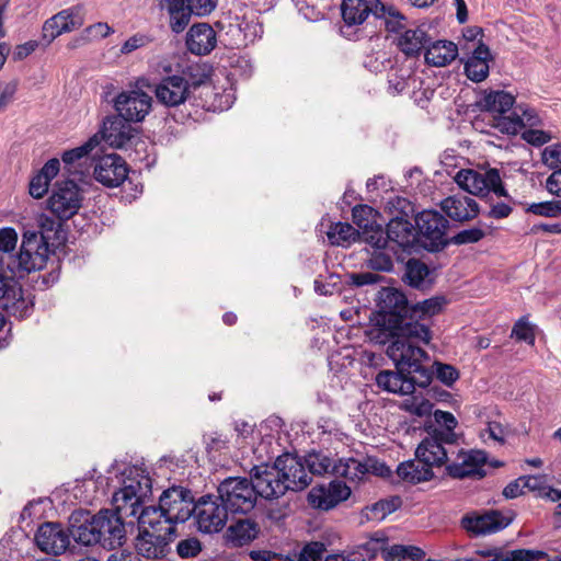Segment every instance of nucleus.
<instances>
[{"label": "nucleus", "mask_w": 561, "mask_h": 561, "mask_svg": "<svg viewBox=\"0 0 561 561\" xmlns=\"http://www.w3.org/2000/svg\"><path fill=\"white\" fill-rule=\"evenodd\" d=\"M431 37L423 27L405 30L397 39L400 51L407 57L419 56L430 43Z\"/></svg>", "instance_id": "33"}, {"label": "nucleus", "mask_w": 561, "mask_h": 561, "mask_svg": "<svg viewBox=\"0 0 561 561\" xmlns=\"http://www.w3.org/2000/svg\"><path fill=\"white\" fill-rule=\"evenodd\" d=\"M83 191L73 180L57 181L47 198V209L59 220L72 218L81 208Z\"/></svg>", "instance_id": "8"}, {"label": "nucleus", "mask_w": 561, "mask_h": 561, "mask_svg": "<svg viewBox=\"0 0 561 561\" xmlns=\"http://www.w3.org/2000/svg\"><path fill=\"white\" fill-rule=\"evenodd\" d=\"M228 510L221 504L218 495H203L194 506L193 515L197 529L204 534L221 531L228 522Z\"/></svg>", "instance_id": "10"}, {"label": "nucleus", "mask_w": 561, "mask_h": 561, "mask_svg": "<svg viewBox=\"0 0 561 561\" xmlns=\"http://www.w3.org/2000/svg\"><path fill=\"white\" fill-rule=\"evenodd\" d=\"M388 241H392L401 248H409L416 239L415 227L403 217L392 218L387 225Z\"/></svg>", "instance_id": "34"}, {"label": "nucleus", "mask_w": 561, "mask_h": 561, "mask_svg": "<svg viewBox=\"0 0 561 561\" xmlns=\"http://www.w3.org/2000/svg\"><path fill=\"white\" fill-rule=\"evenodd\" d=\"M122 488L113 494V504L125 517L138 516L152 493V482L147 469L138 466L126 468Z\"/></svg>", "instance_id": "4"}, {"label": "nucleus", "mask_w": 561, "mask_h": 561, "mask_svg": "<svg viewBox=\"0 0 561 561\" xmlns=\"http://www.w3.org/2000/svg\"><path fill=\"white\" fill-rule=\"evenodd\" d=\"M307 472L312 476H333V467L335 466L336 459L331 456L330 453L322 450H312L304 457Z\"/></svg>", "instance_id": "38"}, {"label": "nucleus", "mask_w": 561, "mask_h": 561, "mask_svg": "<svg viewBox=\"0 0 561 561\" xmlns=\"http://www.w3.org/2000/svg\"><path fill=\"white\" fill-rule=\"evenodd\" d=\"M327 548L323 542L311 541L306 543L298 553L291 554L293 561H320Z\"/></svg>", "instance_id": "50"}, {"label": "nucleus", "mask_w": 561, "mask_h": 561, "mask_svg": "<svg viewBox=\"0 0 561 561\" xmlns=\"http://www.w3.org/2000/svg\"><path fill=\"white\" fill-rule=\"evenodd\" d=\"M195 502L190 490L183 486H171L162 492L159 506H147L159 514V522L173 526L186 522L194 512Z\"/></svg>", "instance_id": "7"}, {"label": "nucleus", "mask_w": 561, "mask_h": 561, "mask_svg": "<svg viewBox=\"0 0 561 561\" xmlns=\"http://www.w3.org/2000/svg\"><path fill=\"white\" fill-rule=\"evenodd\" d=\"M398 371L381 370L377 374L375 380L377 386L388 392L399 394L413 393L415 386L426 387L432 379L431 373L423 366V362L428 360V355L424 354L415 363L399 362L392 359Z\"/></svg>", "instance_id": "5"}, {"label": "nucleus", "mask_w": 561, "mask_h": 561, "mask_svg": "<svg viewBox=\"0 0 561 561\" xmlns=\"http://www.w3.org/2000/svg\"><path fill=\"white\" fill-rule=\"evenodd\" d=\"M117 114L130 123L142 122L150 113L152 98L142 90H129L118 93L113 100Z\"/></svg>", "instance_id": "13"}, {"label": "nucleus", "mask_w": 561, "mask_h": 561, "mask_svg": "<svg viewBox=\"0 0 561 561\" xmlns=\"http://www.w3.org/2000/svg\"><path fill=\"white\" fill-rule=\"evenodd\" d=\"M554 137L556 136L549 130H542V129H536V128H529L523 133V139L526 142H528L533 146H537V147L548 144Z\"/></svg>", "instance_id": "57"}, {"label": "nucleus", "mask_w": 561, "mask_h": 561, "mask_svg": "<svg viewBox=\"0 0 561 561\" xmlns=\"http://www.w3.org/2000/svg\"><path fill=\"white\" fill-rule=\"evenodd\" d=\"M193 11L186 4L185 7L174 10L169 13L170 15V27L174 33H181L188 25Z\"/></svg>", "instance_id": "53"}, {"label": "nucleus", "mask_w": 561, "mask_h": 561, "mask_svg": "<svg viewBox=\"0 0 561 561\" xmlns=\"http://www.w3.org/2000/svg\"><path fill=\"white\" fill-rule=\"evenodd\" d=\"M480 436L484 442L493 440L503 444L505 442L506 430L497 422H489L486 427L481 431Z\"/></svg>", "instance_id": "58"}, {"label": "nucleus", "mask_w": 561, "mask_h": 561, "mask_svg": "<svg viewBox=\"0 0 561 561\" xmlns=\"http://www.w3.org/2000/svg\"><path fill=\"white\" fill-rule=\"evenodd\" d=\"M398 477L408 483L417 484L433 479V469L417 458L401 462L397 468Z\"/></svg>", "instance_id": "35"}, {"label": "nucleus", "mask_w": 561, "mask_h": 561, "mask_svg": "<svg viewBox=\"0 0 561 561\" xmlns=\"http://www.w3.org/2000/svg\"><path fill=\"white\" fill-rule=\"evenodd\" d=\"M84 24L83 7L78 4L61 10L45 21L42 32L43 39L50 44L55 38L64 33H70L80 28Z\"/></svg>", "instance_id": "16"}, {"label": "nucleus", "mask_w": 561, "mask_h": 561, "mask_svg": "<svg viewBox=\"0 0 561 561\" xmlns=\"http://www.w3.org/2000/svg\"><path fill=\"white\" fill-rule=\"evenodd\" d=\"M486 461L485 453L481 450L463 451L459 449L455 458L450 457L446 466L447 473L456 479H463L471 476H484L483 466Z\"/></svg>", "instance_id": "20"}, {"label": "nucleus", "mask_w": 561, "mask_h": 561, "mask_svg": "<svg viewBox=\"0 0 561 561\" xmlns=\"http://www.w3.org/2000/svg\"><path fill=\"white\" fill-rule=\"evenodd\" d=\"M217 495L229 513L244 515L255 507L259 499L251 479L244 477L226 478L219 483Z\"/></svg>", "instance_id": "6"}, {"label": "nucleus", "mask_w": 561, "mask_h": 561, "mask_svg": "<svg viewBox=\"0 0 561 561\" xmlns=\"http://www.w3.org/2000/svg\"><path fill=\"white\" fill-rule=\"evenodd\" d=\"M515 98L511 93L490 91L484 94L479 104L484 111L503 115L513 108Z\"/></svg>", "instance_id": "40"}, {"label": "nucleus", "mask_w": 561, "mask_h": 561, "mask_svg": "<svg viewBox=\"0 0 561 561\" xmlns=\"http://www.w3.org/2000/svg\"><path fill=\"white\" fill-rule=\"evenodd\" d=\"M129 123L118 114L106 117L100 134H98L100 141L104 140L114 148H123L134 137L135 129Z\"/></svg>", "instance_id": "23"}, {"label": "nucleus", "mask_w": 561, "mask_h": 561, "mask_svg": "<svg viewBox=\"0 0 561 561\" xmlns=\"http://www.w3.org/2000/svg\"><path fill=\"white\" fill-rule=\"evenodd\" d=\"M415 224L430 251H439L448 244L449 221L437 210H423L416 216Z\"/></svg>", "instance_id": "12"}, {"label": "nucleus", "mask_w": 561, "mask_h": 561, "mask_svg": "<svg viewBox=\"0 0 561 561\" xmlns=\"http://www.w3.org/2000/svg\"><path fill=\"white\" fill-rule=\"evenodd\" d=\"M401 505V500L398 496H393L389 500H381L370 507H368L367 517L369 519L381 520L387 515L397 511Z\"/></svg>", "instance_id": "49"}, {"label": "nucleus", "mask_w": 561, "mask_h": 561, "mask_svg": "<svg viewBox=\"0 0 561 561\" xmlns=\"http://www.w3.org/2000/svg\"><path fill=\"white\" fill-rule=\"evenodd\" d=\"M18 242V233L13 228H3L0 230V251L4 254L0 259V264L2 267L8 268L7 264H3V260L7 256L12 255V251L15 249ZM18 256V254H15Z\"/></svg>", "instance_id": "51"}, {"label": "nucleus", "mask_w": 561, "mask_h": 561, "mask_svg": "<svg viewBox=\"0 0 561 561\" xmlns=\"http://www.w3.org/2000/svg\"><path fill=\"white\" fill-rule=\"evenodd\" d=\"M35 542L43 552L59 556L70 545V533L58 523L47 522L38 527Z\"/></svg>", "instance_id": "19"}, {"label": "nucleus", "mask_w": 561, "mask_h": 561, "mask_svg": "<svg viewBox=\"0 0 561 561\" xmlns=\"http://www.w3.org/2000/svg\"><path fill=\"white\" fill-rule=\"evenodd\" d=\"M367 472V465L353 457L337 458L333 467V476L343 477L350 481L360 480Z\"/></svg>", "instance_id": "41"}, {"label": "nucleus", "mask_w": 561, "mask_h": 561, "mask_svg": "<svg viewBox=\"0 0 561 561\" xmlns=\"http://www.w3.org/2000/svg\"><path fill=\"white\" fill-rule=\"evenodd\" d=\"M124 513L116 508L101 510L94 514V523L99 536V545L106 549H116L126 541V529L123 522Z\"/></svg>", "instance_id": "11"}, {"label": "nucleus", "mask_w": 561, "mask_h": 561, "mask_svg": "<svg viewBox=\"0 0 561 561\" xmlns=\"http://www.w3.org/2000/svg\"><path fill=\"white\" fill-rule=\"evenodd\" d=\"M541 160L549 169L561 170V144L546 147L541 153Z\"/></svg>", "instance_id": "55"}, {"label": "nucleus", "mask_w": 561, "mask_h": 561, "mask_svg": "<svg viewBox=\"0 0 561 561\" xmlns=\"http://www.w3.org/2000/svg\"><path fill=\"white\" fill-rule=\"evenodd\" d=\"M369 266L376 271L389 272L393 267V262L390 255L376 250L369 259Z\"/></svg>", "instance_id": "63"}, {"label": "nucleus", "mask_w": 561, "mask_h": 561, "mask_svg": "<svg viewBox=\"0 0 561 561\" xmlns=\"http://www.w3.org/2000/svg\"><path fill=\"white\" fill-rule=\"evenodd\" d=\"M526 210L537 216L558 217L561 215V201L533 203Z\"/></svg>", "instance_id": "52"}, {"label": "nucleus", "mask_w": 561, "mask_h": 561, "mask_svg": "<svg viewBox=\"0 0 561 561\" xmlns=\"http://www.w3.org/2000/svg\"><path fill=\"white\" fill-rule=\"evenodd\" d=\"M260 527L251 518H241L231 524L226 530V539L234 547L250 543L259 536Z\"/></svg>", "instance_id": "31"}, {"label": "nucleus", "mask_w": 561, "mask_h": 561, "mask_svg": "<svg viewBox=\"0 0 561 561\" xmlns=\"http://www.w3.org/2000/svg\"><path fill=\"white\" fill-rule=\"evenodd\" d=\"M379 0H342L341 16L345 25L363 24L369 15H374Z\"/></svg>", "instance_id": "28"}, {"label": "nucleus", "mask_w": 561, "mask_h": 561, "mask_svg": "<svg viewBox=\"0 0 561 561\" xmlns=\"http://www.w3.org/2000/svg\"><path fill=\"white\" fill-rule=\"evenodd\" d=\"M491 53L486 45L479 44L472 56L465 64V72L468 79L473 82H481L489 76V60Z\"/></svg>", "instance_id": "32"}, {"label": "nucleus", "mask_w": 561, "mask_h": 561, "mask_svg": "<svg viewBox=\"0 0 561 561\" xmlns=\"http://www.w3.org/2000/svg\"><path fill=\"white\" fill-rule=\"evenodd\" d=\"M538 122V116L533 108H524L522 105H517L510 116L502 117L497 126H500L502 130L514 134L525 125L534 126Z\"/></svg>", "instance_id": "36"}, {"label": "nucleus", "mask_w": 561, "mask_h": 561, "mask_svg": "<svg viewBox=\"0 0 561 561\" xmlns=\"http://www.w3.org/2000/svg\"><path fill=\"white\" fill-rule=\"evenodd\" d=\"M69 533L75 541L84 546H93L100 541L94 515L90 516L88 512L79 511L71 515Z\"/></svg>", "instance_id": "26"}, {"label": "nucleus", "mask_w": 561, "mask_h": 561, "mask_svg": "<svg viewBox=\"0 0 561 561\" xmlns=\"http://www.w3.org/2000/svg\"><path fill=\"white\" fill-rule=\"evenodd\" d=\"M250 479L253 483L255 493L266 500L278 499L287 492L285 482L276 468L268 463L254 466L250 471Z\"/></svg>", "instance_id": "14"}, {"label": "nucleus", "mask_w": 561, "mask_h": 561, "mask_svg": "<svg viewBox=\"0 0 561 561\" xmlns=\"http://www.w3.org/2000/svg\"><path fill=\"white\" fill-rule=\"evenodd\" d=\"M127 175V163L116 153L104 154L94 160L93 176L104 186L117 187L125 182Z\"/></svg>", "instance_id": "17"}, {"label": "nucleus", "mask_w": 561, "mask_h": 561, "mask_svg": "<svg viewBox=\"0 0 561 561\" xmlns=\"http://www.w3.org/2000/svg\"><path fill=\"white\" fill-rule=\"evenodd\" d=\"M114 31L113 28L105 22L94 23L83 30L80 36L75 38L71 42L72 47H78L84 45L91 41L100 39L107 37Z\"/></svg>", "instance_id": "45"}, {"label": "nucleus", "mask_w": 561, "mask_h": 561, "mask_svg": "<svg viewBox=\"0 0 561 561\" xmlns=\"http://www.w3.org/2000/svg\"><path fill=\"white\" fill-rule=\"evenodd\" d=\"M434 419L438 425L444 427V430H435L433 434L445 439V443L448 446H454L458 439L457 434L454 432V430L458 425V421L456 420L454 414L450 412L436 410L434 411Z\"/></svg>", "instance_id": "43"}, {"label": "nucleus", "mask_w": 561, "mask_h": 561, "mask_svg": "<svg viewBox=\"0 0 561 561\" xmlns=\"http://www.w3.org/2000/svg\"><path fill=\"white\" fill-rule=\"evenodd\" d=\"M512 336L530 345L535 343L534 328L525 318L519 319L513 327Z\"/></svg>", "instance_id": "56"}, {"label": "nucleus", "mask_w": 561, "mask_h": 561, "mask_svg": "<svg viewBox=\"0 0 561 561\" xmlns=\"http://www.w3.org/2000/svg\"><path fill=\"white\" fill-rule=\"evenodd\" d=\"M400 407L405 412L419 417L430 415L433 410V404L430 400L417 396H412L404 399Z\"/></svg>", "instance_id": "48"}, {"label": "nucleus", "mask_w": 561, "mask_h": 561, "mask_svg": "<svg viewBox=\"0 0 561 561\" xmlns=\"http://www.w3.org/2000/svg\"><path fill=\"white\" fill-rule=\"evenodd\" d=\"M533 550H513L507 552H494V561H528L534 559Z\"/></svg>", "instance_id": "62"}, {"label": "nucleus", "mask_w": 561, "mask_h": 561, "mask_svg": "<svg viewBox=\"0 0 561 561\" xmlns=\"http://www.w3.org/2000/svg\"><path fill=\"white\" fill-rule=\"evenodd\" d=\"M446 305L447 299L442 295L419 301L412 305L411 320L421 322L422 320L432 318L442 312Z\"/></svg>", "instance_id": "42"}, {"label": "nucleus", "mask_w": 561, "mask_h": 561, "mask_svg": "<svg viewBox=\"0 0 561 561\" xmlns=\"http://www.w3.org/2000/svg\"><path fill=\"white\" fill-rule=\"evenodd\" d=\"M99 145V135L95 134L82 146L65 151L61 159L67 172L69 174L80 173L81 171L79 168L82 165V159H84Z\"/></svg>", "instance_id": "37"}, {"label": "nucleus", "mask_w": 561, "mask_h": 561, "mask_svg": "<svg viewBox=\"0 0 561 561\" xmlns=\"http://www.w3.org/2000/svg\"><path fill=\"white\" fill-rule=\"evenodd\" d=\"M49 184L47 179L37 173L31 179L28 192L32 197L39 199L48 192Z\"/></svg>", "instance_id": "64"}, {"label": "nucleus", "mask_w": 561, "mask_h": 561, "mask_svg": "<svg viewBox=\"0 0 561 561\" xmlns=\"http://www.w3.org/2000/svg\"><path fill=\"white\" fill-rule=\"evenodd\" d=\"M440 208L451 220L458 222L470 221L480 213L477 201L461 194L451 195L443 199Z\"/></svg>", "instance_id": "24"}, {"label": "nucleus", "mask_w": 561, "mask_h": 561, "mask_svg": "<svg viewBox=\"0 0 561 561\" xmlns=\"http://www.w3.org/2000/svg\"><path fill=\"white\" fill-rule=\"evenodd\" d=\"M513 520L511 513L489 511L481 515H467L461 519V526L474 536H485L506 528Z\"/></svg>", "instance_id": "18"}, {"label": "nucleus", "mask_w": 561, "mask_h": 561, "mask_svg": "<svg viewBox=\"0 0 561 561\" xmlns=\"http://www.w3.org/2000/svg\"><path fill=\"white\" fill-rule=\"evenodd\" d=\"M351 495V488L341 481H332L328 484L314 486L308 494V501L312 507L329 511Z\"/></svg>", "instance_id": "22"}, {"label": "nucleus", "mask_w": 561, "mask_h": 561, "mask_svg": "<svg viewBox=\"0 0 561 561\" xmlns=\"http://www.w3.org/2000/svg\"><path fill=\"white\" fill-rule=\"evenodd\" d=\"M24 306L21 286L12 276L0 272V307L8 313L15 314Z\"/></svg>", "instance_id": "29"}, {"label": "nucleus", "mask_w": 561, "mask_h": 561, "mask_svg": "<svg viewBox=\"0 0 561 561\" xmlns=\"http://www.w3.org/2000/svg\"><path fill=\"white\" fill-rule=\"evenodd\" d=\"M39 232L26 231L18 256L9 255L3 260L8 270L15 276L23 277L31 272L42 270L48 259L49 233L56 232L60 227L55 219L41 215L38 218Z\"/></svg>", "instance_id": "2"}, {"label": "nucleus", "mask_w": 561, "mask_h": 561, "mask_svg": "<svg viewBox=\"0 0 561 561\" xmlns=\"http://www.w3.org/2000/svg\"><path fill=\"white\" fill-rule=\"evenodd\" d=\"M404 282L414 288L424 289L431 286L430 268L420 260L411 259L405 264Z\"/></svg>", "instance_id": "39"}, {"label": "nucleus", "mask_w": 561, "mask_h": 561, "mask_svg": "<svg viewBox=\"0 0 561 561\" xmlns=\"http://www.w3.org/2000/svg\"><path fill=\"white\" fill-rule=\"evenodd\" d=\"M525 492H531L537 497H541V493L546 490L547 476H523Z\"/></svg>", "instance_id": "61"}, {"label": "nucleus", "mask_w": 561, "mask_h": 561, "mask_svg": "<svg viewBox=\"0 0 561 561\" xmlns=\"http://www.w3.org/2000/svg\"><path fill=\"white\" fill-rule=\"evenodd\" d=\"M202 551L201 541L197 538L181 540L176 546V552L181 558H194Z\"/></svg>", "instance_id": "59"}, {"label": "nucleus", "mask_w": 561, "mask_h": 561, "mask_svg": "<svg viewBox=\"0 0 561 561\" xmlns=\"http://www.w3.org/2000/svg\"><path fill=\"white\" fill-rule=\"evenodd\" d=\"M455 455V447L448 446L445 439L432 434L426 436L417 446L415 457L433 467L447 466L450 457Z\"/></svg>", "instance_id": "21"}, {"label": "nucleus", "mask_w": 561, "mask_h": 561, "mask_svg": "<svg viewBox=\"0 0 561 561\" xmlns=\"http://www.w3.org/2000/svg\"><path fill=\"white\" fill-rule=\"evenodd\" d=\"M424 557V551L414 546L393 545L382 549V558L386 561H420Z\"/></svg>", "instance_id": "44"}, {"label": "nucleus", "mask_w": 561, "mask_h": 561, "mask_svg": "<svg viewBox=\"0 0 561 561\" xmlns=\"http://www.w3.org/2000/svg\"><path fill=\"white\" fill-rule=\"evenodd\" d=\"M433 368V373L436 375V378L448 387L459 378V371L449 364L435 362Z\"/></svg>", "instance_id": "54"}, {"label": "nucleus", "mask_w": 561, "mask_h": 561, "mask_svg": "<svg viewBox=\"0 0 561 561\" xmlns=\"http://www.w3.org/2000/svg\"><path fill=\"white\" fill-rule=\"evenodd\" d=\"M458 56V47L451 41L438 39L425 47V62L433 67H446Z\"/></svg>", "instance_id": "30"}, {"label": "nucleus", "mask_w": 561, "mask_h": 561, "mask_svg": "<svg viewBox=\"0 0 561 561\" xmlns=\"http://www.w3.org/2000/svg\"><path fill=\"white\" fill-rule=\"evenodd\" d=\"M379 300L383 323L393 336L387 347V355L403 364L410 360L415 363L424 354L420 344H428L432 340L430 327L411 320L412 305L402 291L391 287L382 288Z\"/></svg>", "instance_id": "1"}, {"label": "nucleus", "mask_w": 561, "mask_h": 561, "mask_svg": "<svg viewBox=\"0 0 561 561\" xmlns=\"http://www.w3.org/2000/svg\"><path fill=\"white\" fill-rule=\"evenodd\" d=\"M357 238L355 228L346 222H337L328 231V239L334 245H344Z\"/></svg>", "instance_id": "46"}, {"label": "nucleus", "mask_w": 561, "mask_h": 561, "mask_svg": "<svg viewBox=\"0 0 561 561\" xmlns=\"http://www.w3.org/2000/svg\"><path fill=\"white\" fill-rule=\"evenodd\" d=\"M275 463L287 491H302L311 483L304 457L286 453L278 456Z\"/></svg>", "instance_id": "15"}, {"label": "nucleus", "mask_w": 561, "mask_h": 561, "mask_svg": "<svg viewBox=\"0 0 561 561\" xmlns=\"http://www.w3.org/2000/svg\"><path fill=\"white\" fill-rule=\"evenodd\" d=\"M190 93L185 88V82L178 75L163 78L154 89L157 100L169 107L183 104Z\"/></svg>", "instance_id": "25"}, {"label": "nucleus", "mask_w": 561, "mask_h": 561, "mask_svg": "<svg viewBox=\"0 0 561 561\" xmlns=\"http://www.w3.org/2000/svg\"><path fill=\"white\" fill-rule=\"evenodd\" d=\"M184 82L185 88L191 92V89H196L202 85L208 78L204 67L198 64L187 65L182 69L181 75H178Z\"/></svg>", "instance_id": "47"}, {"label": "nucleus", "mask_w": 561, "mask_h": 561, "mask_svg": "<svg viewBox=\"0 0 561 561\" xmlns=\"http://www.w3.org/2000/svg\"><path fill=\"white\" fill-rule=\"evenodd\" d=\"M136 517L139 528L135 543L137 553L147 559L165 557L175 533L174 526L159 522V514L153 508H142Z\"/></svg>", "instance_id": "3"}, {"label": "nucleus", "mask_w": 561, "mask_h": 561, "mask_svg": "<svg viewBox=\"0 0 561 561\" xmlns=\"http://www.w3.org/2000/svg\"><path fill=\"white\" fill-rule=\"evenodd\" d=\"M216 32L207 23L194 24L187 33V48L195 55L203 56L209 54L216 47Z\"/></svg>", "instance_id": "27"}, {"label": "nucleus", "mask_w": 561, "mask_h": 561, "mask_svg": "<svg viewBox=\"0 0 561 561\" xmlns=\"http://www.w3.org/2000/svg\"><path fill=\"white\" fill-rule=\"evenodd\" d=\"M455 182L461 190L470 193L471 195L486 196L492 192L499 197L507 196V192L503 186L497 169H488L483 171L462 169L455 175Z\"/></svg>", "instance_id": "9"}, {"label": "nucleus", "mask_w": 561, "mask_h": 561, "mask_svg": "<svg viewBox=\"0 0 561 561\" xmlns=\"http://www.w3.org/2000/svg\"><path fill=\"white\" fill-rule=\"evenodd\" d=\"M484 237V231L480 228L465 229L451 238L455 244L476 243Z\"/></svg>", "instance_id": "60"}]
</instances>
